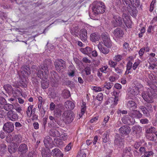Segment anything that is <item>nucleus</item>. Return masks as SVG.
<instances>
[{
  "mask_svg": "<svg viewBox=\"0 0 157 157\" xmlns=\"http://www.w3.org/2000/svg\"><path fill=\"white\" fill-rule=\"evenodd\" d=\"M93 12L94 15L103 13L105 11V6L104 3L96 1L93 4Z\"/></svg>",
  "mask_w": 157,
  "mask_h": 157,
  "instance_id": "nucleus-3",
  "label": "nucleus"
},
{
  "mask_svg": "<svg viewBox=\"0 0 157 157\" xmlns=\"http://www.w3.org/2000/svg\"><path fill=\"white\" fill-rule=\"evenodd\" d=\"M53 74V76L52 75V80L51 82L54 84H53V83L52 84L53 86L54 87L57 86L58 85L57 82H58V79L59 77L57 73L56 72H55Z\"/></svg>",
  "mask_w": 157,
  "mask_h": 157,
  "instance_id": "nucleus-22",
  "label": "nucleus"
},
{
  "mask_svg": "<svg viewBox=\"0 0 157 157\" xmlns=\"http://www.w3.org/2000/svg\"><path fill=\"white\" fill-rule=\"evenodd\" d=\"M122 18L124 21H125L128 20L129 18L128 14L126 13H123L122 14Z\"/></svg>",
  "mask_w": 157,
  "mask_h": 157,
  "instance_id": "nucleus-57",
  "label": "nucleus"
},
{
  "mask_svg": "<svg viewBox=\"0 0 157 157\" xmlns=\"http://www.w3.org/2000/svg\"><path fill=\"white\" fill-rule=\"evenodd\" d=\"M113 34L116 38L121 39L123 36L124 33L123 30L122 29L120 28H117L114 30Z\"/></svg>",
  "mask_w": 157,
  "mask_h": 157,
  "instance_id": "nucleus-14",
  "label": "nucleus"
},
{
  "mask_svg": "<svg viewBox=\"0 0 157 157\" xmlns=\"http://www.w3.org/2000/svg\"><path fill=\"white\" fill-rule=\"evenodd\" d=\"M148 77L150 80H147V84L150 88L156 89V87L155 84L157 82V77L153 74L150 73L149 74Z\"/></svg>",
  "mask_w": 157,
  "mask_h": 157,
  "instance_id": "nucleus-8",
  "label": "nucleus"
},
{
  "mask_svg": "<svg viewBox=\"0 0 157 157\" xmlns=\"http://www.w3.org/2000/svg\"><path fill=\"white\" fill-rule=\"evenodd\" d=\"M109 136L106 133H104L102 135L103 141L104 143L108 142L109 139Z\"/></svg>",
  "mask_w": 157,
  "mask_h": 157,
  "instance_id": "nucleus-49",
  "label": "nucleus"
},
{
  "mask_svg": "<svg viewBox=\"0 0 157 157\" xmlns=\"http://www.w3.org/2000/svg\"><path fill=\"white\" fill-rule=\"evenodd\" d=\"M17 148V145L13 146H10L8 147V150L9 152L12 154L15 152Z\"/></svg>",
  "mask_w": 157,
  "mask_h": 157,
  "instance_id": "nucleus-42",
  "label": "nucleus"
},
{
  "mask_svg": "<svg viewBox=\"0 0 157 157\" xmlns=\"http://www.w3.org/2000/svg\"><path fill=\"white\" fill-rule=\"evenodd\" d=\"M132 63L130 61H129L127 64L126 69L127 71H130L132 67Z\"/></svg>",
  "mask_w": 157,
  "mask_h": 157,
  "instance_id": "nucleus-52",
  "label": "nucleus"
},
{
  "mask_svg": "<svg viewBox=\"0 0 157 157\" xmlns=\"http://www.w3.org/2000/svg\"><path fill=\"white\" fill-rule=\"evenodd\" d=\"M46 79H42V81L41 82V87L44 89H46L48 88L49 85L48 82Z\"/></svg>",
  "mask_w": 157,
  "mask_h": 157,
  "instance_id": "nucleus-37",
  "label": "nucleus"
},
{
  "mask_svg": "<svg viewBox=\"0 0 157 157\" xmlns=\"http://www.w3.org/2000/svg\"><path fill=\"white\" fill-rule=\"evenodd\" d=\"M71 33L74 36H78L79 34L78 28V26L72 28L71 31Z\"/></svg>",
  "mask_w": 157,
  "mask_h": 157,
  "instance_id": "nucleus-34",
  "label": "nucleus"
},
{
  "mask_svg": "<svg viewBox=\"0 0 157 157\" xmlns=\"http://www.w3.org/2000/svg\"><path fill=\"white\" fill-rule=\"evenodd\" d=\"M133 131L136 133H140L142 130V128L139 126H134L132 127Z\"/></svg>",
  "mask_w": 157,
  "mask_h": 157,
  "instance_id": "nucleus-43",
  "label": "nucleus"
},
{
  "mask_svg": "<svg viewBox=\"0 0 157 157\" xmlns=\"http://www.w3.org/2000/svg\"><path fill=\"white\" fill-rule=\"evenodd\" d=\"M146 137L150 141H153L155 140V136L153 134H147Z\"/></svg>",
  "mask_w": 157,
  "mask_h": 157,
  "instance_id": "nucleus-45",
  "label": "nucleus"
},
{
  "mask_svg": "<svg viewBox=\"0 0 157 157\" xmlns=\"http://www.w3.org/2000/svg\"><path fill=\"white\" fill-rule=\"evenodd\" d=\"M113 83L111 82H105L103 85V90L104 91L105 89L107 90H110L113 86Z\"/></svg>",
  "mask_w": 157,
  "mask_h": 157,
  "instance_id": "nucleus-36",
  "label": "nucleus"
},
{
  "mask_svg": "<svg viewBox=\"0 0 157 157\" xmlns=\"http://www.w3.org/2000/svg\"><path fill=\"white\" fill-rule=\"evenodd\" d=\"M60 137L63 140L65 141L67 140L68 136L66 133H63L60 135Z\"/></svg>",
  "mask_w": 157,
  "mask_h": 157,
  "instance_id": "nucleus-53",
  "label": "nucleus"
},
{
  "mask_svg": "<svg viewBox=\"0 0 157 157\" xmlns=\"http://www.w3.org/2000/svg\"><path fill=\"white\" fill-rule=\"evenodd\" d=\"M20 83L21 86L25 88L27 87V81L25 78H20Z\"/></svg>",
  "mask_w": 157,
  "mask_h": 157,
  "instance_id": "nucleus-41",
  "label": "nucleus"
},
{
  "mask_svg": "<svg viewBox=\"0 0 157 157\" xmlns=\"http://www.w3.org/2000/svg\"><path fill=\"white\" fill-rule=\"evenodd\" d=\"M49 133L51 136L54 137H57L60 136L59 132L55 129H52L50 130Z\"/></svg>",
  "mask_w": 157,
  "mask_h": 157,
  "instance_id": "nucleus-31",
  "label": "nucleus"
},
{
  "mask_svg": "<svg viewBox=\"0 0 157 157\" xmlns=\"http://www.w3.org/2000/svg\"><path fill=\"white\" fill-rule=\"evenodd\" d=\"M85 71L86 72V75H88L90 74L91 69L90 68L88 67H86L84 69Z\"/></svg>",
  "mask_w": 157,
  "mask_h": 157,
  "instance_id": "nucleus-58",
  "label": "nucleus"
},
{
  "mask_svg": "<svg viewBox=\"0 0 157 157\" xmlns=\"http://www.w3.org/2000/svg\"><path fill=\"white\" fill-rule=\"evenodd\" d=\"M4 88L9 94H11L13 92V88L12 86L10 84L5 85L4 86Z\"/></svg>",
  "mask_w": 157,
  "mask_h": 157,
  "instance_id": "nucleus-33",
  "label": "nucleus"
},
{
  "mask_svg": "<svg viewBox=\"0 0 157 157\" xmlns=\"http://www.w3.org/2000/svg\"><path fill=\"white\" fill-rule=\"evenodd\" d=\"M51 61L49 59H46L43 64L39 67L36 68L37 71L36 74L37 77L42 79H47L49 73L48 69L51 67Z\"/></svg>",
  "mask_w": 157,
  "mask_h": 157,
  "instance_id": "nucleus-1",
  "label": "nucleus"
},
{
  "mask_svg": "<svg viewBox=\"0 0 157 157\" xmlns=\"http://www.w3.org/2000/svg\"><path fill=\"white\" fill-rule=\"evenodd\" d=\"M63 119L66 124H69L72 122L75 118V114L73 112L70 110L64 111L62 114Z\"/></svg>",
  "mask_w": 157,
  "mask_h": 157,
  "instance_id": "nucleus-5",
  "label": "nucleus"
},
{
  "mask_svg": "<svg viewBox=\"0 0 157 157\" xmlns=\"http://www.w3.org/2000/svg\"><path fill=\"white\" fill-rule=\"evenodd\" d=\"M64 106L67 109L72 110L74 109L75 104L71 101H67L64 103Z\"/></svg>",
  "mask_w": 157,
  "mask_h": 157,
  "instance_id": "nucleus-27",
  "label": "nucleus"
},
{
  "mask_svg": "<svg viewBox=\"0 0 157 157\" xmlns=\"http://www.w3.org/2000/svg\"><path fill=\"white\" fill-rule=\"evenodd\" d=\"M98 47L100 51L105 54H107L109 52V49L107 48L103 47L100 42L98 44Z\"/></svg>",
  "mask_w": 157,
  "mask_h": 157,
  "instance_id": "nucleus-24",
  "label": "nucleus"
},
{
  "mask_svg": "<svg viewBox=\"0 0 157 157\" xmlns=\"http://www.w3.org/2000/svg\"><path fill=\"white\" fill-rule=\"evenodd\" d=\"M80 51L83 53L90 56L92 52V49L89 47H86L84 48H80Z\"/></svg>",
  "mask_w": 157,
  "mask_h": 157,
  "instance_id": "nucleus-25",
  "label": "nucleus"
},
{
  "mask_svg": "<svg viewBox=\"0 0 157 157\" xmlns=\"http://www.w3.org/2000/svg\"><path fill=\"white\" fill-rule=\"evenodd\" d=\"M54 65L56 71L62 72L66 67V62L61 59H58L55 60Z\"/></svg>",
  "mask_w": 157,
  "mask_h": 157,
  "instance_id": "nucleus-6",
  "label": "nucleus"
},
{
  "mask_svg": "<svg viewBox=\"0 0 157 157\" xmlns=\"http://www.w3.org/2000/svg\"><path fill=\"white\" fill-rule=\"evenodd\" d=\"M123 123L128 125H132L135 123V120L132 117H130L128 115L124 116L122 118Z\"/></svg>",
  "mask_w": 157,
  "mask_h": 157,
  "instance_id": "nucleus-10",
  "label": "nucleus"
},
{
  "mask_svg": "<svg viewBox=\"0 0 157 157\" xmlns=\"http://www.w3.org/2000/svg\"><path fill=\"white\" fill-rule=\"evenodd\" d=\"M21 141V139L17 135H15L13 136V143H19Z\"/></svg>",
  "mask_w": 157,
  "mask_h": 157,
  "instance_id": "nucleus-46",
  "label": "nucleus"
},
{
  "mask_svg": "<svg viewBox=\"0 0 157 157\" xmlns=\"http://www.w3.org/2000/svg\"><path fill=\"white\" fill-rule=\"evenodd\" d=\"M113 18L115 20V21H114L115 26H120L122 25V20L120 17L119 16H115Z\"/></svg>",
  "mask_w": 157,
  "mask_h": 157,
  "instance_id": "nucleus-23",
  "label": "nucleus"
},
{
  "mask_svg": "<svg viewBox=\"0 0 157 157\" xmlns=\"http://www.w3.org/2000/svg\"><path fill=\"white\" fill-rule=\"evenodd\" d=\"M149 68L154 70L155 68H157V59L152 57L150 58L149 61Z\"/></svg>",
  "mask_w": 157,
  "mask_h": 157,
  "instance_id": "nucleus-15",
  "label": "nucleus"
},
{
  "mask_svg": "<svg viewBox=\"0 0 157 157\" xmlns=\"http://www.w3.org/2000/svg\"><path fill=\"white\" fill-rule=\"evenodd\" d=\"M127 107L130 109H135L137 107V105L135 102L132 100L129 101L127 103Z\"/></svg>",
  "mask_w": 157,
  "mask_h": 157,
  "instance_id": "nucleus-28",
  "label": "nucleus"
},
{
  "mask_svg": "<svg viewBox=\"0 0 157 157\" xmlns=\"http://www.w3.org/2000/svg\"><path fill=\"white\" fill-rule=\"evenodd\" d=\"M14 129L13 124L11 122L8 121L5 123L3 125L4 131L7 133H10L13 131Z\"/></svg>",
  "mask_w": 157,
  "mask_h": 157,
  "instance_id": "nucleus-9",
  "label": "nucleus"
},
{
  "mask_svg": "<svg viewBox=\"0 0 157 157\" xmlns=\"http://www.w3.org/2000/svg\"><path fill=\"white\" fill-rule=\"evenodd\" d=\"M122 59V56L118 55L114 57L113 58V60L117 62H118L121 60Z\"/></svg>",
  "mask_w": 157,
  "mask_h": 157,
  "instance_id": "nucleus-63",
  "label": "nucleus"
},
{
  "mask_svg": "<svg viewBox=\"0 0 157 157\" xmlns=\"http://www.w3.org/2000/svg\"><path fill=\"white\" fill-rule=\"evenodd\" d=\"M17 74L19 76V78H25V77L27 75H26L25 74V73L23 72V71L21 69L20 71H17Z\"/></svg>",
  "mask_w": 157,
  "mask_h": 157,
  "instance_id": "nucleus-47",
  "label": "nucleus"
},
{
  "mask_svg": "<svg viewBox=\"0 0 157 157\" xmlns=\"http://www.w3.org/2000/svg\"><path fill=\"white\" fill-rule=\"evenodd\" d=\"M130 116L133 118H140L142 117V114L139 111L133 110L130 112Z\"/></svg>",
  "mask_w": 157,
  "mask_h": 157,
  "instance_id": "nucleus-18",
  "label": "nucleus"
},
{
  "mask_svg": "<svg viewBox=\"0 0 157 157\" xmlns=\"http://www.w3.org/2000/svg\"><path fill=\"white\" fill-rule=\"evenodd\" d=\"M156 128L153 127H151L150 128H147L146 130V132L147 134H155L156 131Z\"/></svg>",
  "mask_w": 157,
  "mask_h": 157,
  "instance_id": "nucleus-40",
  "label": "nucleus"
},
{
  "mask_svg": "<svg viewBox=\"0 0 157 157\" xmlns=\"http://www.w3.org/2000/svg\"><path fill=\"white\" fill-rule=\"evenodd\" d=\"M33 105H30L28 108L27 110L26 111V114L29 117H30L33 113Z\"/></svg>",
  "mask_w": 157,
  "mask_h": 157,
  "instance_id": "nucleus-38",
  "label": "nucleus"
},
{
  "mask_svg": "<svg viewBox=\"0 0 157 157\" xmlns=\"http://www.w3.org/2000/svg\"><path fill=\"white\" fill-rule=\"evenodd\" d=\"M140 109L142 111L143 114L147 117H149L150 116L149 112L150 111L148 110L146 107L141 106L139 107Z\"/></svg>",
  "mask_w": 157,
  "mask_h": 157,
  "instance_id": "nucleus-30",
  "label": "nucleus"
},
{
  "mask_svg": "<svg viewBox=\"0 0 157 157\" xmlns=\"http://www.w3.org/2000/svg\"><path fill=\"white\" fill-rule=\"evenodd\" d=\"M56 143L59 147H61L63 145V143L61 139H57Z\"/></svg>",
  "mask_w": 157,
  "mask_h": 157,
  "instance_id": "nucleus-48",
  "label": "nucleus"
},
{
  "mask_svg": "<svg viewBox=\"0 0 157 157\" xmlns=\"http://www.w3.org/2000/svg\"><path fill=\"white\" fill-rule=\"evenodd\" d=\"M143 87V86L140 83H137L135 86L130 91V93L133 95H137L140 92V90Z\"/></svg>",
  "mask_w": 157,
  "mask_h": 157,
  "instance_id": "nucleus-12",
  "label": "nucleus"
},
{
  "mask_svg": "<svg viewBox=\"0 0 157 157\" xmlns=\"http://www.w3.org/2000/svg\"><path fill=\"white\" fill-rule=\"evenodd\" d=\"M154 153L152 151H147L144 155L142 156L145 157H153Z\"/></svg>",
  "mask_w": 157,
  "mask_h": 157,
  "instance_id": "nucleus-44",
  "label": "nucleus"
},
{
  "mask_svg": "<svg viewBox=\"0 0 157 157\" xmlns=\"http://www.w3.org/2000/svg\"><path fill=\"white\" fill-rule=\"evenodd\" d=\"M79 34V37L82 41L86 42L87 41V30L85 29H81Z\"/></svg>",
  "mask_w": 157,
  "mask_h": 157,
  "instance_id": "nucleus-13",
  "label": "nucleus"
},
{
  "mask_svg": "<svg viewBox=\"0 0 157 157\" xmlns=\"http://www.w3.org/2000/svg\"><path fill=\"white\" fill-rule=\"evenodd\" d=\"M52 141L51 140V139L49 137H46V138L44 140V144H47L48 145V143L49 144L50 143L51 144L52 143Z\"/></svg>",
  "mask_w": 157,
  "mask_h": 157,
  "instance_id": "nucleus-51",
  "label": "nucleus"
},
{
  "mask_svg": "<svg viewBox=\"0 0 157 157\" xmlns=\"http://www.w3.org/2000/svg\"><path fill=\"white\" fill-rule=\"evenodd\" d=\"M51 155L54 157H63V154L60 150L57 148H56L52 150Z\"/></svg>",
  "mask_w": 157,
  "mask_h": 157,
  "instance_id": "nucleus-19",
  "label": "nucleus"
},
{
  "mask_svg": "<svg viewBox=\"0 0 157 157\" xmlns=\"http://www.w3.org/2000/svg\"><path fill=\"white\" fill-rule=\"evenodd\" d=\"M50 150L48 148L42 149L41 154L43 157H50Z\"/></svg>",
  "mask_w": 157,
  "mask_h": 157,
  "instance_id": "nucleus-26",
  "label": "nucleus"
},
{
  "mask_svg": "<svg viewBox=\"0 0 157 157\" xmlns=\"http://www.w3.org/2000/svg\"><path fill=\"white\" fill-rule=\"evenodd\" d=\"M6 116V113L4 110H0V118H4Z\"/></svg>",
  "mask_w": 157,
  "mask_h": 157,
  "instance_id": "nucleus-60",
  "label": "nucleus"
},
{
  "mask_svg": "<svg viewBox=\"0 0 157 157\" xmlns=\"http://www.w3.org/2000/svg\"><path fill=\"white\" fill-rule=\"evenodd\" d=\"M108 64L110 67L115 68L117 64V63L112 60H109V61Z\"/></svg>",
  "mask_w": 157,
  "mask_h": 157,
  "instance_id": "nucleus-50",
  "label": "nucleus"
},
{
  "mask_svg": "<svg viewBox=\"0 0 157 157\" xmlns=\"http://www.w3.org/2000/svg\"><path fill=\"white\" fill-rule=\"evenodd\" d=\"M13 136L12 137L10 136H8L6 137V140L7 142H13Z\"/></svg>",
  "mask_w": 157,
  "mask_h": 157,
  "instance_id": "nucleus-59",
  "label": "nucleus"
},
{
  "mask_svg": "<svg viewBox=\"0 0 157 157\" xmlns=\"http://www.w3.org/2000/svg\"><path fill=\"white\" fill-rule=\"evenodd\" d=\"M103 98V95L102 93H99L96 97V99L99 101H102Z\"/></svg>",
  "mask_w": 157,
  "mask_h": 157,
  "instance_id": "nucleus-56",
  "label": "nucleus"
},
{
  "mask_svg": "<svg viewBox=\"0 0 157 157\" xmlns=\"http://www.w3.org/2000/svg\"><path fill=\"white\" fill-rule=\"evenodd\" d=\"M6 146L4 144H1V145L0 151L2 152H4L6 151Z\"/></svg>",
  "mask_w": 157,
  "mask_h": 157,
  "instance_id": "nucleus-64",
  "label": "nucleus"
},
{
  "mask_svg": "<svg viewBox=\"0 0 157 157\" xmlns=\"http://www.w3.org/2000/svg\"><path fill=\"white\" fill-rule=\"evenodd\" d=\"M70 94L69 92L67 91H65L63 94V96L64 98H67L70 96Z\"/></svg>",
  "mask_w": 157,
  "mask_h": 157,
  "instance_id": "nucleus-62",
  "label": "nucleus"
},
{
  "mask_svg": "<svg viewBox=\"0 0 157 157\" xmlns=\"http://www.w3.org/2000/svg\"><path fill=\"white\" fill-rule=\"evenodd\" d=\"M28 151V147L25 144H20L18 148V153L21 155H23L26 153Z\"/></svg>",
  "mask_w": 157,
  "mask_h": 157,
  "instance_id": "nucleus-16",
  "label": "nucleus"
},
{
  "mask_svg": "<svg viewBox=\"0 0 157 157\" xmlns=\"http://www.w3.org/2000/svg\"><path fill=\"white\" fill-rule=\"evenodd\" d=\"M61 111L59 109H56L54 111V114L57 116H60L61 115Z\"/></svg>",
  "mask_w": 157,
  "mask_h": 157,
  "instance_id": "nucleus-54",
  "label": "nucleus"
},
{
  "mask_svg": "<svg viewBox=\"0 0 157 157\" xmlns=\"http://www.w3.org/2000/svg\"><path fill=\"white\" fill-rule=\"evenodd\" d=\"M100 36L98 33H92L90 36V39L92 42H96L99 40Z\"/></svg>",
  "mask_w": 157,
  "mask_h": 157,
  "instance_id": "nucleus-21",
  "label": "nucleus"
},
{
  "mask_svg": "<svg viewBox=\"0 0 157 157\" xmlns=\"http://www.w3.org/2000/svg\"><path fill=\"white\" fill-rule=\"evenodd\" d=\"M93 90L96 92L103 91V88L98 86H94L93 87Z\"/></svg>",
  "mask_w": 157,
  "mask_h": 157,
  "instance_id": "nucleus-61",
  "label": "nucleus"
},
{
  "mask_svg": "<svg viewBox=\"0 0 157 157\" xmlns=\"http://www.w3.org/2000/svg\"><path fill=\"white\" fill-rule=\"evenodd\" d=\"M132 150V149L130 147H126L124 148L123 151V152L121 154L122 157H124L128 153H130Z\"/></svg>",
  "mask_w": 157,
  "mask_h": 157,
  "instance_id": "nucleus-35",
  "label": "nucleus"
},
{
  "mask_svg": "<svg viewBox=\"0 0 157 157\" xmlns=\"http://www.w3.org/2000/svg\"><path fill=\"white\" fill-rule=\"evenodd\" d=\"M155 90L156 89L148 88L146 91H144L142 93V97L145 101L149 103L153 102V94Z\"/></svg>",
  "mask_w": 157,
  "mask_h": 157,
  "instance_id": "nucleus-4",
  "label": "nucleus"
},
{
  "mask_svg": "<svg viewBox=\"0 0 157 157\" xmlns=\"http://www.w3.org/2000/svg\"><path fill=\"white\" fill-rule=\"evenodd\" d=\"M124 4H125L128 8V12L133 17L136 16L137 10L136 9L140 4L139 0H122Z\"/></svg>",
  "mask_w": 157,
  "mask_h": 157,
  "instance_id": "nucleus-2",
  "label": "nucleus"
},
{
  "mask_svg": "<svg viewBox=\"0 0 157 157\" xmlns=\"http://www.w3.org/2000/svg\"><path fill=\"white\" fill-rule=\"evenodd\" d=\"M4 109L8 112L10 111H13L14 109L13 105L9 103L5 104L3 106Z\"/></svg>",
  "mask_w": 157,
  "mask_h": 157,
  "instance_id": "nucleus-29",
  "label": "nucleus"
},
{
  "mask_svg": "<svg viewBox=\"0 0 157 157\" xmlns=\"http://www.w3.org/2000/svg\"><path fill=\"white\" fill-rule=\"evenodd\" d=\"M102 43L105 46L108 47H110L112 45L111 41L109 34L106 33H102L101 34Z\"/></svg>",
  "mask_w": 157,
  "mask_h": 157,
  "instance_id": "nucleus-7",
  "label": "nucleus"
},
{
  "mask_svg": "<svg viewBox=\"0 0 157 157\" xmlns=\"http://www.w3.org/2000/svg\"><path fill=\"white\" fill-rule=\"evenodd\" d=\"M49 119L51 121L50 122V124L53 128H56L57 127L56 123L59 125V122L58 121L56 118H54L52 116H50Z\"/></svg>",
  "mask_w": 157,
  "mask_h": 157,
  "instance_id": "nucleus-20",
  "label": "nucleus"
},
{
  "mask_svg": "<svg viewBox=\"0 0 157 157\" xmlns=\"http://www.w3.org/2000/svg\"><path fill=\"white\" fill-rule=\"evenodd\" d=\"M124 68V65L122 63H121L118 66V67H116L115 68V70L117 73L119 74H121L122 73Z\"/></svg>",
  "mask_w": 157,
  "mask_h": 157,
  "instance_id": "nucleus-32",
  "label": "nucleus"
},
{
  "mask_svg": "<svg viewBox=\"0 0 157 157\" xmlns=\"http://www.w3.org/2000/svg\"><path fill=\"white\" fill-rule=\"evenodd\" d=\"M119 131L122 135H126L130 133V129L128 126L125 125L119 128Z\"/></svg>",
  "mask_w": 157,
  "mask_h": 157,
  "instance_id": "nucleus-17",
  "label": "nucleus"
},
{
  "mask_svg": "<svg viewBox=\"0 0 157 157\" xmlns=\"http://www.w3.org/2000/svg\"><path fill=\"white\" fill-rule=\"evenodd\" d=\"M23 72L25 73V74L27 75H29L30 74V72L29 71V68L27 66H24L21 67V69Z\"/></svg>",
  "mask_w": 157,
  "mask_h": 157,
  "instance_id": "nucleus-39",
  "label": "nucleus"
},
{
  "mask_svg": "<svg viewBox=\"0 0 157 157\" xmlns=\"http://www.w3.org/2000/svg\"><path fill=\"white\" fill-rule=\"evenodd\" d=\"M124 22L125 24L126 25L128 28H132V22L130 19L128 20L125 21H124Z\"/></svg>",
  "mask_w": 157,
  "mask_h": 157,
  "instance_id": "nucleus-55",
  "label": "nucleus"
},
{
  "mask_svg": "<svg viewBox=\"0 0 157 157\" xmlns=\"http://www.w3.org/2000/svg\"><path fill=\"white\" fill-rule=\"evenodd\" d=\"M7 118L12 121H16L18 119V116L17 113L13 111H10L7 113Z\"/></svg>",
  "mask_w": 157,
  "mask_h": 157,
  "instance_id": "nucleus-11",
  "label": "nucleus"
}]
</instances>
